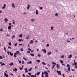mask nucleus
<instances>
[{
  "instance_id": "obj_1",
  "label": "nucleus",
  "mask_w": 77,
  "mask_h": 77,
  "mask_svg": "<svg viewBox=\"0 0 77 77\" xmlns=\"http://www.w3.org/2000/svg\"><path fill=\"white\" fill-rule=\"evenodd\" d=\"M7 54L8 55H9V54L10 55V56H13V53H11V52L8 51L7 52Z\"/></svg>"
},
{
  "instance_id": "obj_2",
  "label": "nucleus",
  "mask_w": 77,
  "mask_h": 77,
  "mask_svg": "<svg viewBox=\"0 0 77 77\" xmlns=\"http://www.w3.org/2000/svg\"><path fill=\"white\" fill-rule=\"evenodd\" d=\"M15 54L16 55H18V54H19L20 55H21V53L19 51H17L15 53Z\"/></svg>"
},
{
  "instance_id": "obj_3",
  "label": "nucleus",
  "mask_w": 77,
  "mask_h": 77,
  "mask_svg": "<svg viewBox=\"0 0 77 77\" xmlns=\"http://www.w3.org/2000/svg\"><path fill=\"white\" fill-rule=\"evenodd\" d=\"M44 74H45V77H48V72L47 71H45Z\"/></svg>"
},
{
  "instance_id": "obj_4",
  "label": "nucleus",
  "mask_w": 77,
  "mask_h": 77,
  "mask_svg": "<svg viewBox=\"0 0 77 77\" xmlns=\"http://www.w3.org/2000/svg\"><path fill=\"white\" fill-rule=\"evenodd\" d=\"M57 72L58 73L59 75H61V72L58 71V70L57 71Z\"/></svg>"
},
{
  "instance_id": "obj_5",
  "label": "nucleus",
  "mask_w": 77,
  "mask_h": 77,
  "mask_svg": "<svg viewBox=\"0 0 77 77\" xmlns=\"http://www.w3.org/2000/svg\"><path fill=\"white\" fill-rule=\"evenodd\" d=\"M0 64H1L2 65V66L6 65V64L5 63H2V62H0Z\"/></svg>"
},
{
  "instance_id": "obj_6",
  "label": "nucleus",
  "mask_w": 77,
  "mask_h": 77,
  "mask_svg": "<svg viewBox=\"0 0 77 77\" xmlns=\"http://www.w3.org/2000/svg\"><path fill=\"white\" fill-rule=\"evenodd\" d=\"M42 51H43V52H44L45 53H47V51H46V50L45 49H42Z\"/></svg>"
},
{
  "instance_id": "obj_7",
  "label": "nucleus",
  "mask_w": 77,
  "mask_h": 77,
  "mask_svg": "<svg viewBox=\"0 0 77 77\" xmlns=\"http://www.w3.org/2000/svg\"><path fill=\"white\" fill-rule=\"evenodd\" d=\"M4 74L5 77H8V74H7L6 72H4Z\"/></svg>"
},
{
  "instance_id": "obj_8",
  "label": "nucleus",
  "mask_w": 77,
  "mask_h": 77,
  "mask_svg": "<svg viewBox=\"0 0 77 77\" xmlns=\"http://www.w3.org/2000/svg\"><path fill=\"white\" fill-rule=\"evenodd\" d=\"M12 6L13 8H15V4L14 3H12Z\"/></svg>"
},
{
  "instance_id": "obj_9",
  "label": "nucleus",
  "mask_w": 77,
  "mask_h": 77,
  "mask_svg": "<svg viewBox=\"0 0 77 77\" xmlns=\"http://www.w3.org/2000/svg\"><path fill=\"white\" fill-rule=\"evenodd\" d=\"M5 8H6V4H4V6L2 8L3 9H5Z\"/></svg>"
},
{
  "instance_id": "obj_10",
  "label": "nucleus",
  "mask_w": 77,
  "mask_h": 77,
  "mask_svg": "<svg viewBox=\"0 0 77 77\" xmlns=\"http://www.w3.org/2000/svg\"><path fill=\"white\" fill-rule=\"evenodd\" d=\"M32 62L31 61H30L29 62H27V64H32Z\"/></svg>"
},
{
  "instance_id": "obj_11",
  "label": "nucleus",
  "mask_w": 77,
  "mask_h": 77,
  "mask_svg": "<svg viewBox=\"0 0 77 77\" xmlns=\"http://www.w3.org/2000/svg\"><path fill=\"white\" fill-rule=\"evenodd\" d=\"M15 69H13V71H15L16 72H17V69L15 67L14 68Z\"/></svg>"
},
{
  "instance_id": "obj_12",
  "label": "nucleus",
  "mask_w": 77,
  "mask_h": 77,
  "mask_svg": "<svg viewBox=\"0 0 77 77\" xmlns=\"http://www.w3.org/2000/svg\"><path fill=\"white\" fill-rule=\"evenodd\" d=\"M11 26H9L8 27V29L9 30H11Z\"/></svg>"
},
{
  "instance_id": "obj_13",
  "label": "nucleus",
  "mask_w": 77,
  "mask_h": 77,
  "mask_svg": "<svg viewBox=\"0 0 77 77\" xmlns=\"http://www.w3.org/2000/svg\"><path fill=\"white\" fill-rule=\"evenodd\" d=\"M14 65V63H13V62H12L11 63L9 64V65H10V66H12Z\"/></svg>"
},
{
  "instance_id": "obj_14",
  "label": "nucleus",
  "mask_w": 77,
  "mask_h": 77,
  "mask_svg": "<svg viewBox=\"0 0 77 77\" xmlns=\"http://www.w3.org/2000/svg\"><path fill=\"white\" fill-rule=\"evenodd\" d=\"M30 8V5L29 4L28 5H27V9H29Z\"/></svg>"
},
{
  "instance_id": "obj_15",
  "label": "nucleus",
  "mask_w": 77,
  "mask_h": 77,
  "mask_svg": "<svg viewBox=\"0 0 77 77\" xmlns=\"http://www.w3.org/2000/svg\"><path fill=\"white\" fill-rule=\"evenodd\" d=\"M5 22H8V20L7 19V18H5V20H4Z\"/></svg>"
},
{
  "instance_id": "obj_16",
  "label": "nucleus",
  "mask_w": 77,
  "mask_h": 77,
  "mask_svg": "<svg viewBox=\"0 0 77 77\" xmlns=\"http://www.w3.org/2000/svg\"><path fill=\"white\" fill-rule=\"evenodd\" d=\"M51 54V52L49 51V52L47 54L48 55H50V54Z\"/></svg>"
},
{
  "instance_id": "obj_17",
  "label": "nucleus",
  "mask_w": 77,
  "mask_h": 77,
  "mask_svg": "<svg viewBox=\"0 0 77 77\" xmlns=\"http://www.w3.org/2000/svg\"><path fill=\"white\" fill-rule=\"evenodd\" d=\"M30 38V37L29 36V35H28L26 37V39H29Z\"/></svg>"
},
{
  "instance_id": "obj_18",
  "label": "nucleus",
  "mask_w": 77,
  "mask_h": 77,
  "mask_svg": "<svg viewBox=\"0 0 77 77\" xmlns=\"http://www.w3.org/2000/svg\"><path fill=\"white\" fill-rule=\"evenodd\" d=\"M25 72L27 73L28 72V70H27V68H26L25 69Z\"/></svg>"
},
{
  "instance_id": "obj_19",
  "label": "nucleus",
  "mask_w": 77,
  "mask_h": 77,
  "mask_svg": "<svg viewBox=\"0 0 77 77\" xmlns=\"http://www.w3.org/2000/svg\"><path fill=\"white\" fill-rule=\"evenodd\" d=\"M68 58H70V57H72V54H71L68 57Z\"/></svg>"
},
{
  "instance_id": "obj_20",
  "label": "nucleus",
  "mask_w": 77,
  "mask_h": 77,
  "mask_svg": "<svg viewBox=\"0 0 77 77\" xmlns=\"http://www.w3.org/2000/svg\"><path fill=\"white\" fill-rule=\"evenodd\" d=\"M19 41L20 42H21L22 41H23V39L22 38H21V39H18Z\"/></svg>"
},
{
  "instance_id": "obj_21",
  "label": "nucleus",
  "mask_w": 77,
  "mask_h": 77,
  "mask_svg": "<svg viewBox=\"0 0 77 77\" xmlns=\"http://www.w3.org/2000/svg\"><path fill=\"white\" fill-rule=\"evenodd\" d=\"M42 77H44V72H42Z\"/></svg>"
},
{
  "instance_id": "obj_22",
  "label": "nucleus",
  "mask_w": 77,
  "mask_h": 77,
  "mask_svg": "<svg viewBox=\"0 0 77 77\" xmlns=\"http://www.w3.org/2000/svg\"><path fill=\"white\" fill-rule=\"evenodd\" d=\"M60 62L61 63H63V61L62 60H60Z\"/></svg>"
},
{
  "instance_id": "obj_23",
  "label": "nucleus",
  "mask_w": 77,
  "mask_h": 77,
  "mask_svg": "<svg viewBox=\"0 0 77 77\" xmlns=\"http://www.w3.org/2000/svg\"><path fill=\"white\" fill-rule=\"evenodd\" d=\"M31 21H32V22H33V21H35V19H31Z\"/></svg>"
},
{
  "instance_id": "obj_24",
  "label": "nucleus",
  "mask_w": 77,
  "mask_h": 77,
  "mask_svg": "<svg viewBox=\"0 0 77 77\" xmlns=\"http://www.w3.org/2000/svg\"><path fill=\"white\" fill-rule=\"evenodd\" d=\"M38 10H36V12H35V14L36 15H38Z\"/></svg>"
},
{
  "instance_id": "obj_25",
  "label": "nucleus",
  "mask_w": 77,
  "mask_h": 77,
  "mask_svg": "<svg viewBox=\"0 0 77 77\" xmlns=\"http://www.w3.org/2000/svg\"><path fill=\"white\" fill-rule=\"evenodd\" d=\"M18 45V43H16L14 45V47H17V45Z\"/></svg>"
},
{
  "instance_id": "obj_26",
  "label": "nucleus",
  "mask_w": 77,
  "mask_h": 77,
  "mask_svg": "<svg viewBox=\"0 0 77 77\" xmlns=\"http://www.w3.org/2000/svg\"><path fill=\"white\" fill-rule=\"evenodd\" d=\"M41 73V72H38L37 73V75H39V74H40V73Z\"/></svg>"
},
{
  "instance_id": "obj_27",
  "label": "nucleus",
  "mask_w": 77,
  "mask_h": 77,
  "mask_svg": "<svg viewBox=\"0 0 77 77\" xmlns=\"http://www.w3.org/2000/svg\"><path fill=\"white\" fill-rule=\"evenodd\" d=\"M42 64L43 65H46V63H45L44 62H42Z\"/></svg>"
},
{
  "instance_id": "obj_28",
  "label": "nucleus",
  "mask_w": 77,
  "mask_h": 77,
  "mask_svg": "<svg viewBox=\"0 0 77 77\" xmlns=\"http://www.w3.org/2000/svg\"><path fill=\"white\" fill-rule=\"evenodd\" d=\"M32 69V68H30L29 69L28 71H31Z\"/></svg>"
},
{
  "instance_id": "obj_29",
  "label": "nucleus",
  "mask_w": 77,
  "mask_h": 77,
  "mask_svg": "<svg viewBox=\"0 0 77 77\" xmlns=\"http://www.w3.org/2000/svg\"><path fill=\"white\" fill-rule=\"evenodd\" d=\"M33 40H31L30 41V44H33Z\"/></svg>"
},
{
  "instance_id": "obj_30",
  "label": "nucleus",
  "mask_w": 77,
  "mask_h": 77,
  "mask_svg": "<svg viewBox=\"0 0 77 77\" xmlns=\"http://www.w3.org/2000/svg\"><path fill=\"white\" fill-rule=\"evenodd\" d=\"M22 35H23L20 34V35H19V37H20V38H22Z\"/></svg>"
},
{
  "instance_id": "obj_31",
  "label": "nucleus",
  "mask_w": 77,
  "mask_h": 77,
  "mask_svg": "<svg viewBox=\"0 0 77 77\" xmlns=\"http://www.w3.org/2000/svg\"><path fill=\"white\" fill-rule=\"evenodd\" d=\"M64 55H63L60 57L61 58H64Z\"/></svg>"
},
{
  "instance_id": "obj_32",
  "label": "nucleus",
  "mask_w": 77,
  "mask_h": 77,
  "mask_svg": "<svg viewBox=\"0 0 77 77\" xmlns=\"http://www.w3.org/2000/svg\"><path fill=\"white\" fill-rule=\"evenodd\" d=\"M30 55H31V56H34V54H30Z\"/></svg>"
},
{
  "instance_id": "obj_33",
  "label": "nucleus",
  "mask_w": 77,
  "mask_h": 77,
  "mask_svg": "<svg viewBox=\"0 0 77 77\" xmlns=\"http://www.w3.org/2000/svg\"><path fill=\"white\" fill-rule=\"evenodd\" d=\"M57 69H59V64H57Z\"/></svg>"
},
{
  "instance_id": "obj_34",
  "label": "nucleus",
  "mask_w": 77,
  "mask_h": 77,
  "mask_svg": "<svg viewBox=\"0 0 77 77\" xmlns=\"http://www.w3.org/2000/svg\"><path fill=\"white\" fill-rule=\"evenodd\" d=\"M8 45H12V44H11V42H10L8 43Z\"/></svg>"
},
{
  "instance_id": "obj_35",
  "label": "nucleus",
  "mask_w": 77,
  "mask_h": 77,
  "mask_svg": "<svg viewBox=\"0 0 77 77\" xmlns=\"http://www.w3.org/2000/svg\"><path fill=\"white\" fill-rule=\"evenodd\" d=\"M74 63H75L74 65H77V63H76L74 61Z\"/></svg>"
},
{
  "instance_id": "obj_36",
  "label": "nucleus",
  "mask_w": 77,
  "mask_h": 77,
  "mask_svg": "<svg viewBox=\"0 0 77 77\" xmlns=\"http://www.w3.org/2000/svg\"><path fill=\"white\" fill-rule=\"evenodd\" d=\"M67 67H68V68H69V67H70V66H69V64H68L67 65Z\"/></svg>"
},
{
  "instance_id": "obj_37",
  "label": "nucleus",
  "mask_w": 77,
  "mask_h": 77,
  "mask_svg": "<svg viewBox=\"0 0 77 77\" xmlns=\"http://www.w3.org/2000/svg\"><path fill=\"white\" fill-rule=\"evenodd\" d=\"M18 61L19 63H20V64L21 63V61L20 60H18Z\"/></svg>"
},
{
  "instance_id": "obj_38",
  "label": "nucleus",
  "mask_w": 77,
  "mask_h": 77,
  "mask_svg": "<svg viewBox=\"0 0 77 77\" xmlns=\"http://www.w3.org/2000/svg\"><path fill=\"white\" fill-rule=\"evenodd\" d=\"M0 31L1 32H3V29H0Z\"/></svg>"
},
{
  "instance_id": "obj_39",
  "label": "nucleus",
  "mask_w": 77,
  "mask_h": 77,
  "mask_svg": "<svg viewBox=\"0 0 77 77\" xmlns=\"http://www.w3.org/2000/svg\"><path fill=\"white\" fill-rule=\"evenodd\" d=\"M15 36L13 35V36H12V39H14V38H15Z\"/></svg>"
},
{
  "instance_id": "obj_40",
  "label": "nucleus",
  "mask_w": 77,
  "mask_h": 77,
  "mask_svg": "<svg viewBox=\"0 0 77 77\" xmlns=\"http://www.w3.org/2000/svg\"><path fill=\"white\" fill-rule=\"evenodd\" d=\"M51 30H53V28H54V26H51Z\"/></svg>"
},
{
  "instance_id": "obj_41",
  "label": "nucleus",
  "mask_w": 77,
  "mask_h": 77,
  "mask_svg": "<svg viewBox=\"0 0 77 77\" xmlns=\"http://www.w3.org/2000/svg\"><path fill=\"white\" fill-rule=\"evenodd\" d=\"M4 50L5 51H6V47H4Z\"/></svg>"
},
{
  "instance_id": "obj_42",
  "label": "nucleus",
  "mask_w": 77,
  "mask_h": 77,
  "mask_svg": "<svg viewBox=\"0 0 77 77\" xmlns=\"http://www.w3.org/2000/svg\"><path fill=\"white\" fill-rule=\"evenodd\" d=\"M68 69L69 71H70V70L71 69L70 68V67H68Z\"/></svg>"
},
{
  "instance_id": "obj_43",
  "label": "nucleus",
  "mask_w": 77,
  "mask_h": 77,
  "mask_svg": "<svg viewBox=\"0 0 77 77\" xmlns=\"http://www.w3.org/2000/svg\"><path fill=\"white\" fill-rule=\"evenodd\" d=\"M0 59H3V57L2 56H0Z\"/></svg>"
},
{
  "instance_id": "obj_44",
  "label": "nucleus",
  "mask_w": 77,
  "mask_h": 77,
  "mask_svg": "<svg viewBox=\"0 0 77 77\" xmlns=\"http://www.w3.org/2000/svg\"><path fill=\"white\" fill-rule=\"evenodd\" d=\"M14 57H17V56H16V55L15 53H14Z\"/></svg>"
},
{
  "instance_id": "obj_45",
  "label": "nucleus",
  "mask_w": 77,
  "mask_h": 77,
  "mask_svg": "<svg viewBox=\"0 0 77 77\" xmlns=\"http://www.w3.org/2000/svg\"><path fill=\"white\" fill-rule=\"evenodd\" d=\"M37 62H40V60H36Z\"/></svg>"
},
{
  "instance_id": "obj_46",
  "label": "nucleus",
  "mask_w": 77,
  "mask_h": 77,
  "mask_svg": "<svg viewBox=\"0 0 77 77\" xmlns=\"http://www.w3.org/2000/svg\"><path fill=\"white\" fill-rule=\"evenodd\" d=\"M53 65H56V64L54 62L53 63Z\"/></svg>"
},
{
  "instance_id": "obj_47",
  "label": "nucleus",
  "mask_w": 77,
  "mask_h": 77,
  "mask_svg": "<svg viewBox=\"0 0 77 77\" xmlns=\"http://www.w3.org/2000/svg\"><path fill=\"white\" fill-rule=\"evenodd\" d=\"M54 66H55V65H54L52 67V69H53L54 68Z\"/></svg>"
},
{
  "instance_id": "obj_48",
  "label": "nucleus",
  "mask_w": 77,
  "mask_h": 77,
  "mask_svg": "<svg viewBox=\"0 0 77 77\" xmlns=\"http://www.w3.org/2000/svg\"><path fill=\"white\" fill-rule=\"evenodd\" d=\"M23 77H26V75H24V74H23Z\"/></svg>"
},
{
  "instance_id": "obj_49",
  "label": "nucleus",
  "mask_w": 77,
  "mask_h": 77,
  "mask_svg": "<svg viewBox=\"0 0 77 77\" xmlns=\"http://www.w3.org/2000/svg\"><path fill=\"white\" fill-rule=\"evenodd\" d=\"M20 51H23V48H21Z\"/></svg>"
},
{
  "instance_id": "obj_50",
  "label": "nucleus",
  "mask_w": 77,
  "mask_h": 77,
  "mask_svg": "<svg viewBox=\"0 0 77 77\" xmlns=\"http://www.w3.org/2000/svg\"><path fill=\"white\" fill-rule=\"evenodd\" d=\"M55 16H58V14L57 13H56L55 14Z\"/></svg>"
},
{
  "instance_id": "obj_51",
  "label": "nucleus",
  "mask_w": 77,
  "mask_h": 77,
  "mask_svg": "<svg viewBox=\"0 0 77 77\" xmlns=\"http://www.w3.org/2000/svg\"><path fill=\"white\" fill-rule=\"evenodd\" d=\"M23 63H24V61H22V64H23Z\"/></svg>"
},
{
  "instance_id": "obj_52",
  "label": "nucleus",
  "mask_w": 77,
  "mask_h": 77,
  "mask_svg": "<svg viewBox=\"0 0 77 77\" xmlns=\"http://www.w3.org/2000/svg\"><path fill=\"white\" fill-rule=\"evenodd\" d=\"M72 71H75V70H74V69H72Z\"/></svg>"
},
{
  "instance_id": "obj_53",
  "label": "nucleus",
  "mask_w": 77,
  "mask_h": 77,
  "mask_svg": "<svg viewBox=\"0 0 77 77\" xmlns=\"http://www.w3.org/2000/svg\"><path fill=\"white\" fill-rule=\"evenodd\" d=\"M27 53H30V52L29 51H27Z\"/></svg>"
},
{
  "instance_id": "obj_54",
  "label": "nucleus",
  "mask_w": 77,
  "mask_h": 77,
  "mask_svg": "<svg viewBox=\"0 0 77 77\" xmlns=\"http://www.w3.org/2000/svg\"><path fill=\"white\" fill-rule=\"evenodd\" d=\"M10 75H12V76H14V75L13 74L11 73V74H10Z\"/></svg>"
},
{
  "instance_id": "obj_55",
  "label": "nucleus",
  "mask_w": 77,
  "mask_h": 77,
  "mask_svg": "<svg viewBox=\"0 0 77 77\" xmlns=\"http://www.w3.org/2000/svg\"><path fill=\"white\" fill-rule=\"evenodd\" d=\"M38 57H41V55L40 54H38Z\"/></svg>"
},
{
  "instance_id": "obj_56",
  "label": "nucleus",
  "mask_w": 77,
  "mask_h": 77,
  "mask_svg": "<svg viewBox=\"0 0 77 77\" xmlns=\"http://www.w3.org/2000/svg\"><path fill=\"white\" fill-rule=\"evenodd\" d=\"M23 59H24L25 60H26V58H25L24 57H23Z\"/></svg>"
},
{
  "instance_id": "obj_57",
  "label": "nucleus",
  "mask_w": 77,
  "mask_h": 77,
  "mask_svg": "<svg viewBox=\"0 0 77 77\" xmlns=\"http://www.w3.org/2000/svg\"><path fill=\"white\" fill-rule=\"evenodd\" d=\"M46 46H47V47H48V46H49V44H48Z\"/></svg>"
},
{
  "instance_id": "obj_58",
  "label": "nucleus",
  "mask_w": 77,
  "mask_h": 77,
  "mask_svg": "<svg viewBox=\"0 0 77 77\" xmlns=\"http://www.w3.org/2000/svg\"><path fill=\"white\" fill-rule=\"evenodd\" d=\"M75 68H76L77 69V65H75Z\"/></svg>"
},
{
  "instance_id": "obj_59",
  "label": "nucleus",
  "mask_w": 77,
  "mask_h": 77,
  "mask_svg": "<svg viewBox=\"0 0 77 77\" xmlns=\"http://www.w3.org/2000/svg\"><path fill=\"white\" fill-rule=\"evenodd\" d=\"M28 50H29V51H31V49H30V48H29L28 49Z\"/></svg>"
},
{
  "instance_id": "obj_60",
  "label": "nucleus",
  "mask_w": 77,
  "mask_h": 77,
  "mask_svg": "<svg viewBox=\"0 0 77 77\" xmlns=\"http://www.w3.org/2000/svg\"><path fill=\"white\" fill-rule=\"evenodd\" d=\"M30 76L31 77H34V75H31Z\"/></svg>"
},
{
  "instance_id": "obj_61",
  "label": "nucleus",
  "mask_w": 77,
  "mask_h": 77,
  "mask_svg": "<svg viewBox=\"0 0 77 77\" xmlns=\"http://www.w3.org/2000/svg\"><path fill=\"white\" fill-rule=\"evenodd\" d=\"M34 77H36V74H35V75L34 76Z\"/></svg>"
},
{
  "instance_id": "obj_62",
  "label": "nucleus",
  "mask_w": 77,
  "mask_h": 77,
  "mask_svg": "<svg viewBox=\"0 0 77 77\" xmlns=\"http://www.w3.org/2000/svg\"><path fill=\"white\" fill-rule=\"evenodd\" d=\"M11 24H12V23H9V26H11Z\"/></svg>"
},
{
  "instance_id": "obj_63",
  "label": "nucleus",
  "mask_w": 77,
  "mask_h": 77,
  "mask_svg": "<svg viewBox=\"0 0 77 77\" xmlns=\"http://www.w3.org/2000/svg\"><path fill=\"white\" fill-rule=\"evenodd\" d=\"M19 45H23V44H19Z\"/></svg>"
},
{
  "instance_id": "obj_64",
  "label": "nucleus",
  "mask_w": 77,
  "mask_h": 77,
  "mask_svg": "<svg viewBox=\"0 0 77 77\" xmlns=\"http://www.w3.org/2000/svg\"><path fill=\"white\" fill-rule=\"evenodd\" d=\"M28 74H29V75H31V73H30V72Z\"/></svg>"
}]
</instances>
